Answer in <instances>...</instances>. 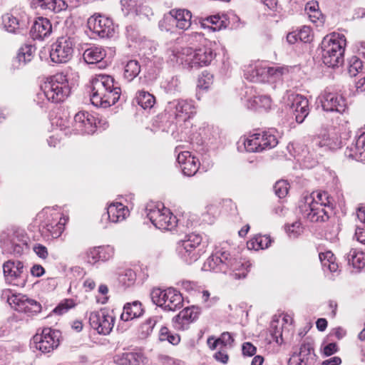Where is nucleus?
<instances>
[{"instance_id":"obj_12","label":"nucleus","mask_w":365,"mask_h":365,"mask_svg":"<svg viewBox=\"0 0 365 365\" xmlns=\"http://www.w3.org/2000/svg\"><path fill=\"white\" fill-rule=\"evenodd\" d=\"M7 302L12 308L19 312L34 314L40 312L41 309L40 303L21 294L8 296Z\"/></svg>"},{"instance_id":"obj_2","label":"nucleus","mask_w":365,"mask_h":365,"mask_svg":"<svg viewBox=\"0 0 365 365\" xmlns=\"http://www.w3.org/2000/svg\"><path fill=\"white\" fill-rule=\"evenodd\" d=\"M346 45V38L343 34L332 33L326 36L322 42L323 63L331 68L342 66Z\"/></svg>"},{"instance_id":"obj_10","label":"nucleus","mask_w":365,"mask_h":365,"mask_svg":"<svg viewBox=\"0 0 365 365\" xmlns=\"http://www.w3.org/2000/svg\"><path fill=\"white\" fill-rule=\"evenodd\" d=\"M74 43L69 36L59 37L52 45L50 57L53 62L63 63L68 62L73 56Z\"/></svg>"},{"instance_id":"obj_46","label":"nucleus","mask_w":365,"mask_h":365,"mask_svg":"<svg viewBox=\"0 0 365 365\" xmlns=\"http://www.w3.org/2000/svg\"><path fill=\"white\" fill-rule=\"evenodd\" d=\"M155 324L156 319L155 318H149L143 323L139 328L141 337L145 338L148 336L152 333Z\"/></svg>"},{"instance_id":"obj_1","label":"nucleus","mask_w":365,"mask_h":365,"mask_svg":"<svg viewBox=\"0 0 365 365\" xmlns=\"http://www.w3.org/2000/svg\"><path fill=\"white\" fill-rule=\"evenodd\" d=\"M91 86V101L96 107H110L120 98V88L110 76L96 75L92 79Z\"/></svg>"},{"instance_id":"obj_62","label":"nucleus","mask_w":365,"mask_h":365,"mask_svg":"<svg viewBox=\"0 0 365 365\" xmlns=\"http://www.w3.org/2000/svg\"><path fill=\"white\" fill-rule=\"evenodd\" d=\"M338 351V347L336 343H329L324 347V354L327 356H331Z\"/></svg>"},{"instance_id":"obj_45","label":"nucleus","mask_w":365,"mask_h":365,"mask_svg":"<svg viewBox=\"0 0 365 365\" xmlns=\"http://www.w3.org/2000/svg\"><path fill=\"white\" fill-rule=\"evenodd\" d=\"M363 68L361 60L356 57L352 56L349 60L348 72L351 77L356 76Z\"/></svg>"},{"instance_id":"obj_44","label":"nucleus","mask_w":365,"mask_h":365,"mask_svg":"<svg viewBox=\"0 0 365 365\" xmlns=\"http://www.w3.org/2000/svg\"><path fill=\"white\" fill-rule=\"evenodd\" d=\"M245 148L248 152H261L262 148L259 144L257 133L250 135L244 140Z\"/></svg>"},{"instance_id":"obj_4","label":"nucleus","mask_w":365,"mask_h":365,"mask_svg":"<svg viewBox=\"0 0 365 365\" xmlns=\"http://www.w3.org/2000/svg\"><path fill=\"white\" fill-rule=\"evenodd\" d=\"M214 46L212 41H206L202 46L196 49L183 48L180 57L182 64L187 68L208 66L215 57Z\"/></svg>"},{"instance_id":"obj_20","label":"nucleus","mask_w":365,"mask_h":365,"mask_svg":"<svg viewBox=\"0 0 365 365\" xmlns=\"http://www.w3.org/2000/svg\"><path fill=\"white\" fill-rule=\"evenodd\" d=\"M245 93L246 106L248 108L254 110L270 108L272 101L269 96L258 94L253 87L247 88Z\"/></svg>"},{"instance_id":"obj_51","label":"nucleus","mask_w":365,"mask_h":365,"mask_svg":"<svg viewBox=\"0 0 365 365\" xmlns=\"http://www.w3.org/2000/svg\"><path fill=\"white\" fill-rule=\"evenodd\" d=\"M66 220L63 219V222H62V219L60 220L56 224L55 226L52 225H47V230L51 232V235L54 238L58 237L64 230V224Z\"/></svg>"},{"instance_id":"obj_56","label":"nucleus","mask_w":365,"mask_h":365,"mask_svg":"<svg viewBox=\"0 0 365 365\" xmlns=\"http://www.w3.org/2000/svg\"><path fill=\"white\" fill-rule=\"evenodd\" d=\"M205 20L215 26L213 28V30L215 31L220 30L222 28L226 27V24H225L224 21L221 20V17L218 15L207 17Z\"/></svg>"},{"instance_id":"obj_5","label":"nucleus","mask_w":365,"mask_h":365,"mask_svg":"<svg viewBox=\"0 0 365 365\" xmlns=\"http://www.w3.org/2000/svg\"><path fill=\"white\" fill-rule=\"evenodd\" d=\"M41 88V92L38 93V98H41L44 96L52 103L63 101L71 92L68 78L62 73H56L48 78Z\"/></svg>"},{"instance_id":"obj_35","label":"nucleus","mask_w":365,"mask_h":365,"mask_svg":"<svg viewBox=\"0 0 365 365\" xmlns=\"http://www.w3.org/2000/svg\"><path fill=\"white\" fill-rule=\"evenodd\" d=\"M257 136L262 151L274 148L278 144L277 138L270 131L257 133Z\"/></svg>"},{"instance_id":"obj_19","label":"nucleus","mask_w":365,"mask_h":365,"mask_svg":"<svg viewBox=\"0 0 365 365\" xmlns=\"http://www.w3.org/2000/svg\"><path fill=\"white\" fill-rule=\"evenodd\" d=\"M322 106L326 111L343 113L347 109V104L344 97L336 93H325L321 99Z\"/></svg>"},{"instance_id":"obj_42","label":"nucleus","mask_w":365,"mask_h":365,"mask_svg":"<svg viewBox=\"0 0 365 365\" xmlns=\"http://www.w3.org/2000/svg\"><path fill=\"white\" fill-rule=\"evenodd\" d=\"M3 23L6 31L9 32L15 33L20 29V22L19 19L12 14H5L3 16Z\"/></svg>"},{"instance_id":"obj_6","label":"nucleus","mask_w":365,"mask_h":365,"mask_svg":"<svg viewBox=\"0 0 365 365\" xmlns=\"http://www.w3.org/2000/svg\"><path fill=\"white\" fill-rule=\"evenodd\" d=\"M145 212L148 218L158 229L172 230L177 225L176 217L163 204L149 203L146 205Z\"/></svg>"},{"instance_id":"obj_26","label":"nucleus","mask_w":365,"mask_h":365,"mask_svg":"<svg viewBox=\"0 0 365 365\" xmlns=\"http://www.w3.org/2000/svg\"><path fill=\"white\" fill-rule=\"evenodd\" d=\"M303 204H308L311 206L327 207V205H334V201L330 195L324 191L313 192L310 195L304 197Z\"/></svg>"},{"instance_id":"obj_43","label":"nucleus","mask_w":365,"mask_h":365,"mask_svg":"<svg viewBox=\"0 0 365 365\" xmlns=\"http://www.w3.org/2000/svg\"><path fill=\"white\" fill-rule=\"evenodd\" d=\"M288 72L289 69L287 67L278 66L272 67L265 66V74L268 78H271L274 80L279 79L283 75Z\"/></svg>"},{"instance_id":"obj_37","label":"nucleus","mask_w":365,"mask_h":365,"mask_svg":"<svg viewBox=\"0 0 365 365\" xmlns=\"http://www.w3.org/2000/svg\"><path fill=\"white\" fill-rule=\"evenodd\" d=\"M346 259L354 267L361 269L365 267V252L352 249L346 255Z\"/></svg>"},{"instance_id":"obj_8","label":"nucleus","mask_w":365,"mask_h":365,"mask_svg":"<svg viewBox=\"0 0 365 365\" xmlns=\"http://www.w3.org/2000/svg\"><path fill=\"white\" fill-rule=\"evenodd\" d=\"M60 332L57 330L46 327L38 330L33 336L34 347L42 353H50L59 345Z\"/></svg>"},{"instance_id":"obj_53","label":"nucleus","mask_w":365,"mask_h":365,"mask_svg":"<svg viewBox=\"0 0 365 365\" xmlns=\"http://www.w3.org/2000/svg\"><path fill=\"white\" fill-rule=\"evenodd\" d=\"M298 354L309 362V359L312 358V355L314 354V349L312 344L309 343H303L300 346Z\"/></svg>"},{"instance_id":"obj_60","label":"nucleus","mask_w":365,"mask_h":365,"mask_svg":"<svg viewBox=\"0 0 365 365\" xmlns=\"http://www.w3.org/2000/svg\"><path fill=\"white\" fill-rule=\"evenodd\" d=\"M308 364L309 362L298 354H293L288 361V365H307Z\"/></svg>"},{"instance_id":"obj_3","label":"nucleus","mask_w":365,"mask_h":365,"mask_svg":"<svg viewBox=\"0 0 365 365\" xmlns=\"http://www.w3.org/2000/svg\"><path fill=\"white\" fill-rule=\"evenodd\" d=\"M247 267L232 258L230 253L222 252L220 254L217 252L208 257L203 264L202 269L226 272L228 269H231L232 277L235 279H240L246 277L249 272Z\"/></svg>"},{"instance_id":"obj_33","label":"nucleus","mask_w":365,"mask_h":365,"mask_svg":"<svg viewBox=\"0 0 365 365\" xmlns=\"http://www.w3.org/2000/svg\"><path fill=\"white\" fill-rule=\"evenodd\" d=\"M330 139L328 135L323 134L314 137L310 143L309 147L317 155H322L321 150H327L329 148Z\"/></svg>"},{"instance_id":"obj_11","label":"nucleus","mask_w":365,"mask_h":365,"mask_svg":"<svg viewBox=\"0 0 365 365\" xmlns=\"http://www.w3.org/2000/svg\"><path fill=\"white\" fill-rule=\"evenodd\" d=\"M202 242V237L198 234L191 233L178 242V251L186 261L192 262L197 259L199 252L196 249Z\"/></svg>"},{"instance_id":"obj_9","label":"nucleus","mask_w":365,"mask_h":365,"mask_svg":"<svg viewBox=\"0 0 365 365\" xmlns=\"http://www.w3.org/2000/svg\"><path fill=\"white\" fill-rule=\"evenodd\" d=\"M115 317L113 310L106 308L93 312L89 316V323L92 328L100 334L107 335L114 327Z\"/></svg>"},{"instance_id":"obj_16","label":"nucleus","mask_w":365,"mask_h":365,"mask_svg":"<svg viewBox=\"0 0 365 365\" xmlns=\"http://www.w3.org/2000/svg\"><path fill=\"white\" fill-rule=\"evenodd\" d=\"M24 264L20 261L9 260L3 264V272L6 282L17 287H23L25 279L22 277Z\"/></svg>"},{"instance_id":"obj_21","label":"nucleus","mask_w":365,"mask_h":365,"mask_svg":"<svg viewBox=\"0 0 365 365\" xmlns=\"http://www.w3.org/2000/svg\"><path fill=\"white\" fill-rule=\"evenodd\" d=\"M177 161L185 175H194L200 167L199 160L188 151L180 153L178 155Z\"/></svg>"},{"instance_id":"obj_49","label":"nucleus","mask_w":365,"mask_h":365,"mask_svg":"<svg viewBox=\"0 0 365 365\" xmlns=\"http://www.w3.org/2000/svg\"><path fill=\"white\" fill-rule=\"evenodd\" d=\"M286 232L290 237H297L303 232V227L300 222L296 221L286 226Z\"/></svg>"},{"instance_id":"obj_23","label":"nucleus","mask_w":365,"mask_h":365,"mask_svg":"<svg viewBox=\"0 0 365 365\" xmlns=\"http://www.w3.org/2000/svg\"><path fill=\"white\" fill-rule=\"evenodd\" d=\"M74 125L81 133L92 134L96 130L95 118L85 111H80L74 116Z\"/></svg>"},{"instance_id":"obj_59","label":"nucleus","mask_w":365,"mask_h":365,"mask_svg":"<svg viewBox=\"0 0 365 365\" xmlns=\"http://www.w3.org/2000/svg\"><path fill=\"white\" fill-rule=\"evenodd\" d=\"M310 33L311 30L309 27L304 26L300 29L297 36L301 41L308 42L311 40Z\"/></svg>"},{"instance_id":"obj_58","label":"nucleus","mask_w":365,"mask_h":365,"mask_svg":"<svg viewBox=\"0 0 365 365\" xmlns=\"http://www.w3.org/2000/svg\"><path fill=\"white\" fill-rule=\"evenodd\" d=\"M33 250L38 257L43 259H46L48 255L47 248L41 244L35 245L33 247Z\"/></svg>"},{"instance_id":"obj_24","label":"nucleus","mask_w":365,"mask_h":365,"mask_svg":"<svg viewBox=\"0 0 365 365\" xmlns=\"http://www.w3.org/2000/svg\"><path fill=\"white\" fill-rule=\"evenodd\" d=\"M52 26L50 21L43 17L37 18L31 29V36L34 39L42 40L51 34Z\"/></svg>"},{"instance_id":"obj_15","label":"nucleus","mask_w":365,"mask_h":365,"mask_svg":"<svg viewBox=\"0 0 365 365\" xmlns=\"http://www.w3.org/2000/svg\"><path fill=\"white\" fill-rule=\"evenodd\" d=\"M87 24L89 30L101 38L111 36L114 32L112 20L100 14L91 16Z\"/></svg>"},{"instance_id":"obj_29","label":"nucleus","mask_w":365,"mask_h":365,"mask_svg":"<svg viewBox=\"0 0 365 365\" xmlns=\"http://www.w3.org/2000/svg\"><path fill=\"white\" fill-rule=\"evenodd\" d=\"M32 4L36 8L52 11L56 13L67 8V4L63 0H32Z\"/></svg>"},{"instance_id":"obj_48","label":"nucleus","mask_w":365,"mask_h":365,"mask_svg":"<svg viewBox=\"0 0 365 365\" xmlns=\"http://www.w3.org/2000/svg\"><path fill=\"white\" fill-rule=\"evenodd\" d=\"M274 190L277 196L279 198H283L287 196L288 193V183L284 180L277 181L274 185Z\"/></svg>"},{"instance_id":"obj_41","label":"nucleus","mask_w":365,"mask_h":365,"mask_svg":"<svg viewBox=\"0 0 365 365\" xmlns=\"http://www.w3.org/2000/svg\"><path fill=\"white\" fill-rule=\"evenodd\" d=\"M34 51V48L33 46L30 45H25L19 48L16 59L20 64L25 65L32 59Z\"/></svg>"},{"instance_id":"obj_17","label":"nucleus","mask_w":365,"mask_h":365,"mask_svg":"<svg viewBox=\"0 0 365 365\" xmlns=\"http://www.w3.org/2000/svg\"><path fill=\"white\" fill-rule=\"evenodd\" d=\"M299 209L304 217L311 222H324L329 218L333 213L334 205H327V207L311 206L308 204H302Z\"/></svg>"},{"instance_id":"obj_30","label":"nucleus","mask_w":365,"mask_h":365,"mask_svg":"<svg viewBox=\"0 0 365 365\" xmlns=\"http://www.w3.org/2000/svg\"><path fill=\"white\" fill-rule=\"evenodd\" d=\"M106 56L104 48L98 46H93L87 48L83 54L84 61L88 64L101 62Z\"/></svg>"},{"instance_id":"obj_7","label":"nucleus","mask_w":365,"mask_h":365,"mask_svg":"<svg viewBox=\"0 0 365 365\" xmlns=\"http://www.w3.org/2000/svg\"><path fill=\"white\" fill-rule=\"evenodd\" d=\"M152 302L163 310L175 312L182 307L183 298L181 294L174 288L161 289L153 288L150 292Z\"/></svg>"},{"instance_id":"obj_18","label":"nucleus","mask_w":365,"mask_h":365,"mask_svg":"<svg viewBox=\"0 0 365 365\" xmlns=\"http://www.w3.org/2000/svg\"><path fill=\"white\" fill-rule=\"evenodd\" d=\"M288 100L291 103V108L295 115L296 121L302 123L309 114V102L303 96L297 93L289 95Z\"/></svg>"},{"instance_id":"obj_39","label":"nucleus","mask_w":365,"mask_h":365,"mask_svg":"<svg viewBox=\"0 0 365 365\" xmlns=\"http://www.w3.org/2000/svg\"><path fill=\"white\" fill-rule=\"evenodd\" d=\"M271 244V239L266 235H258L252 239L247 246L250 249L259 250L265 249Z\"/></svg>"},{"instance_id":"obj_25","label":"nucleus","mask_w":365,"mask_h":365,"mask_svg":"<svg viewBox=\"0 0 365 365\" xmlns=\"http://www.w3.org/2000/svg\"><path fill=\"white\" fill-rule=\"evenodd\" d=\"M113 248L110 246L92 247L87 252L88 262L94 264L99 260L106 261L113 257Z\"/></svg>"},{"instance_id":"obj_34","label":"nucleus","mask_w":365,"mask_h":365,"mask_svg":"<svg viewBox=\"0 0 365 365\" xmlns=\"http://www.w3.org/2000/svg\"><path fill=\"white\" fill-rule=\"evenodd\" d=\"M351 153L349 156L358 160H365V132L361 134L356 139L354 145L350 148Z\"/></svg>"},{"instance_id":"obj_36","label":"nucleus","mask_w":365,"mask_h":365,"mask_svg":"<svg viewBox=\"0 0 365 365\" xmlns=\"http://www.w3.org/2000/svg\"><path fill=\"white\" fill-rule=\"evenodd\" d=\"M310 21L314 24L322 25L324 23V17L319 9V4L317 1H310L305 6Z\"/></svg>"},{"instance_id":"obj_31","label":"nucleus","mask_w":365,"mask_h":365,"mask_svg":"<svg viewBox=\"0 0 365 365\" xmlns=\"http://www.w3.org/2000/svg\"><path fill=\"white\" fill-rule=\"evenodd\" d=\"M142 313L143 309L140 302L135 301L133 303H127L124 305L120 319L123 321H128L140 317Z\"/></svg>"},{"instance_id":"obj_47","label":"nucleus","mask_w":365,"mask_h":365,"mask_svg":"<svg viewBox=\"0 0 365 365\" xmlns=\"http://www.w3.org/2000/svg\"><path fill=\"white\" fill-rule=\"evenodd\" d=\"M76 305L74 301L71 299H66L61 301L59 304L53 309V312L56 314L61 315L67 312L70 309Z\"/></svg>"},{"instance_id":"obj_50","label":"nucleus","mask_w":365,"mask_h":365,"mask_svg":"<svg viewBox=\"0 0 365 365\" xmlns=\"http://www.w3.org/2000/svg\"><path fill=\"white\" fill-rule=\"evenodd\" d=\"M119 281L124 286L130 287L133 284L135 281V274L131 269L126 270L123 274L119 277Z\"/></svg>"},{"instance_id":"obj_32","label":"nucleus","mask_w":365,"mask_h":365,"mask_svg":"<svg viewBox=\"0 0 365 365\" xmlns=\"http://www.w3.org/2000/svg\"><path fill=\"white\" fill-rule=\"evenodd\" d=\"M265 75V66L260 64H251L245 71V76L252 82L264 81L262 76Z\"/></svg>"},{"instance_id":"obj_27","label":"nucleus","mask_w":365,"mask_h":365,"mask_svg":"<svg viewBox=\"0 0 365 365\" xmlns=\"http://www.w3.org/2000/svg\"><path fill=\"white\" fill-rule=\"evenodd\" d=\"M128 210L120 202L110 204L107 209V215L112 222H118L125 219Z\"/></svg>"},{"instance_id":"obj_54","label":"nucleus","mask_w":365,"mask_h":365,"mask_svg":"<svg viewBox=\"0 0 365 365\" xmlns=\"http://www.w3.org/2000/svg\"><path fill=\"white\" fill-rule=\"evenodd\" d=\"M129 364L130 365H140L144 363L146 358L142 352H127Z\"/></svg>"},{"instance_id":"obj_14","label":"nucleus","mask_w":365,"mask_h":365,"mask_svg":"<svg viewBox=\"0 0 365 365\" xmlns=\"http://www.w3.org/2000/svg\"><path fill=\"white\" fill-rule=\"evenodd\" d=\"M1 242L6 252L17 255L21 254L26 245L24 235L14 231L3 232L1 236Z\"/></svg>"},{"instance_id":"obj_40","label":"nucleus","mask_w":365,"mask_h":365,"mask_svg":"<svg viewBox=\"0 0 365 365\" xmlns=\"http://www.w3.org/2000/svg\"><path fill=\"white\" fill-rule=\"evenodd\" d=\"M140 71V66L135 60L129 61L125 66L124 77L131 81L135 78Z\"/></svg>"},{"instance_id":"obj_22","label":"nucleus","mask_w":365,"mask_h":365,"mask_svg":"<svg viewBox=\"0 0 365 365\" xmlns=\"http://www.w3.org/2000/svg\"><path fill=\"white\" fill-rule=\"evenodd\" d=\"M199 312V309L195 307L185 308L173 318L175 327L178 329H186L198 317Z\"/></svg>"},{"instance_id":"obj_57","label":"nucleus","mask_w":365,"mask_h":365,"mask_svg":"<svg viewBox=\"0 0 365 365\" xmlns=\"http://www.w3.org/2000/svg\"><path fill=\"white\" fill-rule=\"evenodd\" d=\"M217 341H219L220 344L222 346H231L234 339L229 332H223L220 336L217 339Z\"/></svg>"},{"instance_id":"obj_38","label":"nucleus","mask_w":365,"mask_h":365,"mask_svg":"<svg viewBox=\"0 0 365 365\" xmlns=\"http://www.w3.org/2000/svg\"><path fill=\"white\" fill-rule=\"evenodd\" d=\"M136 101L143 108H150L155 103V97L148 92L140 91L137 93Z\"/></svg>"},{"instance_id":"obj_64","label":"nucleus","mask_w":365,"mask_h":365,"mask_svg":"<svg viewBox=\"0 0 365 365\" xmlns=\"http://www.w3.org/2000/svg\"><path fill=\"white\" fill-rule=\"evenodd\" d=\"M355 237L359 242L365 244V230L360 227H357L355 232Z\"/></svg>"},{"instance_id":"obj_28","label":"nucleus","mask_w":365,"mask_h":365,"mask_svg":"<svg viewBox=\"0 0 365 365\" xmlns=\"http://www.w3.org/2000/svg\"><path fill=\"white\" fill-rule=\"evenodd\" d=\"M170 14L174 18L176 26L180 29L186 30L191 25L192 14L187 9H173Z\"/></svg>"},{"instance_id":"obj_55","label":"nucleus","mask_w":365,"mask_h":365,"mask_svg":"<svg viewBox=\"0 0 365 365\" xmlns=\"http://www.w3.org/2000/svg\"><path fill=\"white\" fill-rule=\"evenodd\" d=\"M122 9L125 14L128 15L131 13H135L137 11L135 9V2L133 0H122L120 1Z\"/></svg>"},{"instance_id":"obj_63","label":"nucleus","mask_w":365,"mask_h":365,"mask_svg":"<svg viewBox=\"0 0 365 365\" xmlns=\"http://www.w3.org/2000/svg\"><path fill=\"white\" fill-rule=\"evenodd\" d=\"M323 267L327 268L331 272H335L338 269V264L336 262V259L333 260H325L322 263Z\"/></svg>"},{"instance_id":"obj_61","label":"nucleus","mask_w":365,"mask_h":365,"mask_svg":"<svg viewBox=\"0 0 365 365\" xmlns=\"http://www.w3.org/2000/svg\"><path fill=\"white\" fill-rule=\"evenodd\" d=\"M242 349L245 356H252L256 353V347L250 342L244 343Z\"/></svg>"},{"instance_id":"obj_52","label":"nucleus","mask_w":365,"mask_h":365,"mask_svg":"<svg viewBox=\"0 0 365 365\" xmlns=\"http://www.w3.org/2000/svg\"><path fill=\"white\" fill-rule=\"evenodd\" d=\"M213 82V76L208 72H203L199 77L197 86L203 89L208 88Z\"/></svg>"},{"instance_id":"obj_13","label":"nucleus","mask_w":365,"mask_h":365,"mask_svg":"<svg viewBox=\"0 0 365 365\" xmlns=\"http://www.w3.org/2000/svg\"><path fill=\"white\" fill-rule=\"evenodd\" d=\"M166 110L178 121L184 122L195 113V108L191 101L180 99L169 102Z\"/></svg>"}]
</instances>
